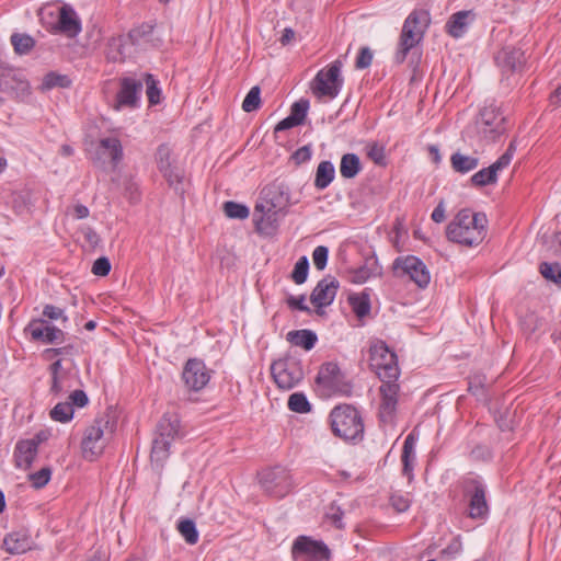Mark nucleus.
<instances>
[{
  "label": "nucleus",
  "instance_id": "obj_54",
  "mask_svg": "<svg viewBox=\"0 0 561 561\" xmlns=\"http://www.w3.org/2000/svg\"><path fill=\"white\" fill-rule=\"evenodd\" d=\"M462 543L458 537L454 538L449 545L440 551V558L454 559L460 553Z\"/></svg>",
  "mask_w": 561,
  "mask_h": 561
},
{
  "label": "nucleus",
  "instance_id": "obj_5",
  "mask_svg": "<svg viewBox=\"0 0 561 561\" xmlns=\"http://www.w3.org/2000/svg\"><path fill=\"white\" fill-rule=\"evenodd\" d=\"M369 367L381 381L398 379L400 375L397 354L380 340L370 344Z\"/></svg>",
  "mask_w": 561,
  "mask_h": 561
},
{
  "label": "nucleus",
  "instance_id": "obj_29",
  "mask_svg": "<svg viewBox=\"0 0 561 561\" xmlns=\"http://www.w3.org/2000/svg\"><path fill=\"white\" fill-rule=\"evenodd\" d=\"M31 536L25 530H16L8 534L3 539V548L10 554H21L31 550Z\"/></svg>",
  "mask_w": 561,
  "mask_h": 561
},
{
  "label": "nucleus",
  "instance_id": "obj_53",
  "mask_svg": "<svg viewBox=\"0 0 561 561\" xmlns=\"http://www.w3.org/2000/svg\"><path fill=\"white\" fill-rule=\"evenodd\" d=\"M328 256H329V250L324 245H319L313 250V253H312L313 264L319 271H322L327 266Z\"/></svg>",
  "mask_w": 561,
  "mask_h": 561
},
{
  "label": "nucleus",
  "instance_id": "obj_2",
  "mask_svg": "<svg viewBox=\"0 0 561 561\" xmlns=\"http://www.w3.org/2000/svg\"><path fill=\"white\" fill-rule=\"evenodd\" d=\"M430 23V16L426 11L414 10L405 19L399 38L398 50L394 60L402 64L408 53L423 39L426 27Z\"/></svg>",
  "mask_w": 561,
  "mask_h": 561
},
{
  "label": "nucleus",
  "instance_id": "obj_43",
  "mask_svg": "<svg viewBox=\"0 0 561 561\" xmlns=\"http://www.w3.org/2000/svg\"><path fill=\"white\" fill-rule=\"evenodd\" d=\"M153 27L149 24H142L129 31L127 34L129 37L130 45H140L150 39Z\"/></svg>",
  "mask_w": 561,
  "mask_h": 561
},
{
  "label": "nucleus",
  "instance_id": "obj_16",
  "mask_svg": "<svg viewBox=\"0 0 561 561\" xmlns=\"http://www.w3.org/2000/svg\"><path fill=\"white\" fill-rule=\"evenodd\" d=\"M211 370L205 363L198 358L188 359L182 371V379L187 389L199 391L204 389L210 380Z\"/></svg>",
  "mask_w": 561,
  "mask_h": 561
},
{
  "label": "nucleus",
  "instance_id": "obj_23",
  "mask_svg": "<svg viewBox=\"0 0 561 561\" xmlns=\"http://www.w3.org/2000/svg\"><path fill=\"white\" fill-rule=\"evenodd\" d=\"M285 215L286 213L276 210L271 207H264L262 210H256L255 206L253 213V222L256 231L264 234L273 233L277 228L279 219Z\"/></svg>",
  "mask_w": 561,
  "mask_h": 561
},
{
  "label": "nucleus",
  "instance_id": "obj_62",
  "mask_svg": "<svg viewBox=\"0 0 561 561\" xmlns=\"http://www.w3.org/2000/svg\"><path fill=\"white\" fill-rule=\"evenodd\" d=\"M367 154L375 163H383L385 152L382 147H379L378 145L374 144L369 147Z\"/></svg>",
  "mask_w": 561,
  "mask_h": 561
},
{
  "label": "nucleus",
  "instance_id": "obj_38",
  "mask_svg": "<svg viewBox=\"0 0 561 561\" xmlns=\"http://www.w3.org/2000/svg\"><path fill=\"white\" fill-rule=\"evenodd\" d=\"M348 302L358 318H364L370 312V300L366 294L351 296Z\"/></svg>",
  "mask_w": 561,
  "mask_h": 561
},
{
  "label": "nucleus",
  "instance_id": "obj_59",
  "mask_svg": "<svg viewBox=\"0 0 561 561\" xmlns=\"http://www.w3.org/2000/svg\"><path fill=\"white\" fill-rule=\"evenodd\" d=\"M69 399H70V402L71 405H76L78 408H83L88 404L89 402V398L87 396V393L83 391V390H75L70 396H69Z\"/></svg>",
  "mask_w": 561,
  "mask_h": 561
},
{
  "label": "nucleus",
  "instance_id": "obj_14",
  "mask_svg": "<svg viewBox=\"0 0 561 561\" xmlns=\"http://www.w3.org/2000/svg\"><path fill=\"white\" fill-rule=\"evenodd\" d=\"M485 486L474 478L467 479L463 483V495L469 502V517L484 519L489 514V505L485 497Z\"/></svg>",
  "mask_w": 561,
  "mask_h": 561
},
{
  "label": "nucleus",
  "instance_id": "obj_49",
  "mask_svg": "<svg viewBox=\"0 0 561 561\" xmlns=\"http://www.w3.org/2000/svg\"><path fill=\"white\" fill-rule=\"evenodd\" d=\"M51 470L49 467H44L37 472L31 473L28 479L32 483V486L35 489L44 488L50 480Z\"/></svg>",
  "mask_w": 561,
  "mask_h": 561
},
{
  "label": "nucleus",
  "instance_id": "obj_12",
  "mask_svg": "<svg viewBox=\"0 0 561 561\" xmlns=\"http://www.w3.org/2000/svg\"><path fill=\"white\" fill-rule=\"evenodd\" d=\"M259 479L264 492L277 499L284 497L293 488L288 470L282 467L263 470L259 474Z\"/></svg>",
  "mask_w": 561,
  "mask_h": 561
},
{
  "label": "nucleus",
  "instance_id": "obj_13",
  "mask_svg": "<svg viewBox=\"0 0 561 561\" xmlns=\"http://www.w3.org/2000/svg\"><path fill=\"white\" fill-rule=\"evenodd\" d=\"M31 87L27 80L14 68L0 64V105L5 101L4 95H28Z\"/></svg>",
  "mask_w": 561,
  "mask_h": 561
},
{
  "label": "nucleus",
  "instance_id": "obj_24",
  "mask_svg": "<svg viewBox=\"0 0 561 561\" xmlns=\"http://www.w3.org/2000/svg\"><path fill=\"white\" fill-rule=\"evenodd\" d=\"M38 442L35 439L20 440L15 445L14 459L18 468L27 470L37 456Z\"/></svg>",
  "mask_w": 561,
  "mask_h": 561
},
{
  "label": "nucleus",
  "instance_id": "obj_9",
  "mask_svg": "<svg viewBox=\"0 0 561 561\" xmlns=\"http://www.w3.org/2000/svg\"><path fill=\"white\" fill-rule=\"evenodd\" d=\"M271 374L278 388L290 390L304 379L301 360L294 356H285L271 365Z\"/></svg>",
  "mask_w": 561,
  "mask_h": 561
},
{
  "label": "nucleus",
  "instance_id": "obj_45",
  "mask_svg": "<svg viewBox=\"0 0 561 561\" xmlns=\"http://www.w3.org/2000/svg\"><path fill=\"white\" fill-rule=\"evenodd\" d=\"M539 271L546 279L561 285V265L559 263L542 262L539 266Z\"/></svg>",
  "mask_w": 561,
  "mask_h": 561
},
{
  "label": "nucleus",
  "instance_id": "obj_21",
  "mask_svg": "<svg viewBox=\"0 0 561 561\" xmlns=\"http://www.w3.org/2000/svg\"><path fill=\"white\" fill-rule=\"evenodd\" d=\"M291 552L294 556H308L316 560H328L330 558V549L320 540H313L307 536H299L294 545Z\"/></svg>",
  "mask_w": 561,
  "mask_h": 561
},
{
  "label": "nucleus",
  "instance_id": "obj_56",
  "mask_svg": "<svg viewBox=\"0 0 561 561\" xmlns=\"http://www.w3.org/2000/svg\"><path fill=\"white\" fill-rule=\"evenodd\" d=\"M111 271L110 260L105 256L99 257L94 261L92 273L96 276H106Z\"/></svg>",
  "mask_w": 561,
  "mask_h": 561
},
{
  "label": "nucleus",
  "instance_id": "obj_39",
  "mask_svg": "<svg viewBox=\"0 0 561 561\" xmlns=\"http://www.w3.org/2000/svg\"><path fill=\"white\" fill-rule=\"evenodd\" d=\"M11 44L18 54L24 55L32 50L35 45V41L27 34L14 33L11 35Z\"/></svg>",
  "mask_w": 561,
  "mask_h": 561
},
{
  "label": "nucleus",
  "instance_id": "obj_31",
  "mask_svg": "<svg viewBox=\"0 0 561 561\" xmlns=\"http://www.w3.org/2000/svg\"><path fill=\"white\" fill-rule=\"evenodd\" d=\"M130 45L128 35H119L110 38L107 43V58L114 62H122L126 59L127 46Z\"/></svg>",
  "mask_w": 561,
  "mask_h": 561
},
{
  "label": "nucleus",
  "instance_id": "obj_26",
  "mask_svg": "<svg viewBox=\"0 0 561 561\" xmlns=\"http://www.w3.org/2000/svg\"><path fill=\"white\" fill-rule=\"evenodd\" d=\"M57 28L68 37H76L81 32L80 20L71 7L62 5L60 8Z\"/></svg>",
  "mask_w": 561,
  "mask_h": 561
},
{
  "label": "nucleus",
  "instance_id": "obj_42",
  "mask_svg": "<svg viewBox=\"0 0 561 561\" xmlns=\"http://www.w3.org/2000/svg\"><path fill=\"white\" fill-rule=\"evenodd\" d=\"M287 405L290 411L296 413H308L311 410V404L302 392L290 394Z\"/></svg>",
  "mask_w": 561,
  "mask_h": 561
},
{
  "label": "nucleus",
  "instance_id": "obj_18",
  "mask_svg": "<svg viewBox=\"0 0 561 561\" xmlns=\"http://www.w3.org/2000/svg\"><path fill=\"white\" fill-rule=\"evenodd\" d=\"M289 205L290 194L288 188L280 184H273L262 190L261 202L256 204V210H262L264 207H271L286 213Z\"/></svg>",
  "mask_w": 561,
  "mask_h": 561
},
{
  "label": "nucleus",
  "instance_id": "obj_60",
  "mask_svg": "<svg viewBox=\"0 0 561 561\" xmlns=\"http://www.w3.org/2000/svg\"><path fill=\"white\" fill-rule=\"evenodd\" d=\"M305 296L300 295L298 297L289 296L287 298V305L291 309H297L305 312H310V308L305 304Z\"/></svg>",
  "mask_w": 561,
  "mask_h": 561
},
{
  "label": "nucleus",
  "instance_id": "obj_44",
  "mask_svg": "<svg viewBox=\"0 0 561 561\" xmlns=\"http://www.w3.org/2000/svg\"><path fill=\"white\" fill-rule=\"evenodd\" d=\"M224 211L228 218L232 219H245L250 215V210L245 205L232 201L224 204Z\"/></svg>",
  "mask_w": 561,
  "mask_h": 561
},
{
  "label": "nucleus",
  "instance_id": "obj_32",
  "mask_svg": "<svg viewBox=\"0 0 561 561\" xmlns=\"http://www.w3.org/2000/svg\"><path fill=\"white\" fill-rule=\"evenodd\" d=\"M286 340L295 346L302 347L305 351H310L314 347L318 336L313 331L302 329L289 331L286 335Z\"/></svg>",
  "mask_w": 561,
  "mask_h": 561
},
{
  "label": "nucleus",
  "instance_id": "obj_47",
  "mask_svg": "<svg viewBox=\"0 0 561 561\" xmlns=\"http://www.w3.org/2000/svg\"><path fill=\"white\" fill-rule=\"evenodd\" d=\"M145 83L147 87L146 94L151 105H156L160 102L161 91L158 88V81L150 73L145 75Z\"/></svg>",
  "mask_w": 561,
  "mask_h": 561
},
{
  "label": "nucleus",
  "instance_id": "obj_52",
  "mask_svg": "<svg viewBox=\"0 0 561 561\" xmlns=\"http://www.w3.org/2000/svg\"><path fill=\"white\" fill-rule=\"evenodd\" d=\"M170 158L171 151L169 147L165 145H160L156 153L159 170H167L169 167H172Z\"/></svg>",
  "mask_w": 561,
  "mask_h": 561
},
{
  "label": "nucleus",
  "instance_id": "obj_8",
  "mask_svg": "<svg viewBox=\"0 0 561 561\" xmlns=\"http://www.w3.org/2000/svg\"><path fill=\"white\" fill-rule=\"evenodd\" d=\"M317 385L327 396L340 394L350 397L353 386L346 380L337 364L329 362L321 365L317 378Z\"/></svg>",
  "mask_w": 561,
  "mask_h": 561
},
{
  "label": "nucleus",
  "instance_id": "obj_25",
  "mask_svg": "<svg viewBox=\"0 0 561 561\" xmlns=\"http://www.w3.org/2000/svg\"><path fill=\"white\" fill-rule=\"evenodd\" d=\"M28 329L34 340H42L45 343H60L64 340V332L44 320L31 322Z\"/></svg>",
  "mask_w": 561,
  "mask_h": 561
},
{
  "label": "nucleus",
  "instance_id": "obj_63",
  "mask_svg": "<svg viewBox=\"0 0 561 561\" xmlns=\"http://www.w3.org/2000/svg\"><path fill=\"white\" fill-rule=\"evenodd\" d=\"M168 183L172 186L181 182V175L176 169L169 167L167 170H160Z\"/></svg>",
  "mask_w": 561,
  "mask_h": 561
},
{
  "label": "nucleus",
  "instance_id": "obj_15",
  "mask_svg": "<svg viewBox=\"0 0 561 561\" xmlns=\"http://www.w3.org/2000/svg\"><path fill=\"white\" fill-rule=\"evenodd\" d=\"M516 151L515 141H512L506 151L490 167L484 168L477 173H474L470 181L474 186H485L490 184H494L497 181V173L510 165L513 156Z\"/></svg>",
  "mask_w": 561,
  "mask_h": 561
},
{
  "label": "nucleus",
  "instance_id": "obj_22",
  "mask_svg": "<svg viewBox=\"0 0 561 561\" xmlns=\"http://www.w3.org/2000/svg\"><path fill=\"white\" fill-rule=\"evenodd\" d=\"M495 61L503 73L520 71L525 65L524 51L520 48L504 47L495 56Z\"/></svg>",
  "mask_w": 561,
  "mask_h": 561
},
{
  "label": "nucleus",
  "instance_id": "obj_7",
  "mask_svg": "<svg viewBox=\"0 0 561 561\" xmlns=\"http://www.w3.org/2000/svg\"><path fill=\"white\" fill-rule=\"evenodd\" d=\"M180 423L176 416L164 415L157 425V435L152 442L150 458L162 463L169 457L171 443L179 434Z\"/></svg>",
  "mask_w": 561,
  "mask_h": 561
},
{
  "label": "nucleus",
  "instance_id": "obj_10",
  "mask_svg": "<svg viewBox=\"0 0 561 561\" xmlns=\"http://www.w3.org/2000/svg\"><path fill=\"white\" fill-rule=\"evenodd\" d=\"M506 118L495 104L484 106L476 121L479 136L486 142L494 141L505 133Z\"/></svg>",
  "mask_w": 561,
  "mask_h": 561
},
{
  "label": "nucleus",
  "instance_id": "obj_19",
  "mask_svg": "<svg viewBox=\"0 0 561 561\" xmlns=\"http://www.w3.org/2000/svg\"><path fill=\"white\" fill-rule=\"evenodd\" d=\"M339 287V280L331 275L318 282L310 295V301L317 307V313H320L321 308L328 307L333 302Z\"/></svg>",
  "mask_w": 561,
  "mask_h": 561
},
{
  "label": "nucleus",
  "instance_id": "obj_35",
  "mask_svg": "<svg viewBox=\"0 0 561 561\" xmlns=\"http://www.w3.org/2000/svg\"><path fill=\"white\" fill-rule=\"evenodd\" d=\"M450 164L455 172L466 174L479 165V159L473 156L455 152L450 157Z\"/></svg>",
  "mask_w": 561,
  "mask_h": 561
},
{
  "label": "nucleus",
  "instance_id": "obj_30",
  "mask_svg": "<svg viewBox=\"0 0 561 561\" xmlns=\"http://www.w3.org/2000/svg\"><path fill=\"white\" fill-rule=\"evenodd\" d=\"M415 437L413 433H410L403 443L401 461H402V473L405 476L409 481L413 479V465L415 460Z\"/></svg>",
  "mask_w": 561,
  "mask_h": 561
},
{
  "label": "nucleus",
  "instance_id": "obj_4",
  "mask_svg": "<svg viewBox=\"0 0 561 561\" xmlns=\"http://www.w3.org/2000/svg\"><path fill=\"white\" fill-rule=\"evenodd\" d=\"M113 430L114 424H111L108 416L95 419L94 422L85 428L81 442L84 459L93 461L103 454L107 440L105 434H112Z\"/></svg>",
  "mask_w": 561,
  "mask_h": 561
},
{
  "label": "nucleus",
  "instance_id": "obj_34",
  "mask_svg": "<svg viewBox=\"0 0 561 561\" xmlns=\"http://www.w3.org/2000/svg\"><path fill=\"white\" fill-rule=\"evenodd\" d=\"M362 171V162L357 154L345 153L341 158L340 174L344 179H354Z\"/></svg>",
  "mask_w": 561,
  "mask_h": 561
},
{
  "label": "nucleus",
  "instance_id": "obj_1",
  "mask_svg": "<svg viewBox=\"0 0 561 561\" xmlns=\"http://www.w3.org/2000/svg\"><path fill=\"white\" fill-rule=\"evenodd\" d=\"M486 224L488 219L483 213L461 209L446 228L447 239L463 247H477L486 237Z\"/></svg>",
  "mask_w": 561,
  "mask_h": 561
},
{
  "label": "nucleus",
  "instance_id": "obj_57",
  "mask_svg": "<svg viewBox=\"0 0 561 561\" xmlns=\"http://www.w3.org/2000/svg\"><path fill=\"white\" fill-rule=\"evenodd\" d=\"M373 61V53L368 47H363L359 50V54L356 58L355 66L357 69H365L371 65Z\"/></svg>",
  "mask_w": 561,
  "mask_h": 561
},
{
  "label": "nucleus",
  "instance_id": "obj_33",
  "mask_svg": "<svg viewBox=\"0 0 561 561\" xmlns=\"http://www.w3.org/2000/svg\"><path fill=\"white\" fill-rule=\"evenodd\" d=\"M335 176V169L331 161H321L318 164L316 176H314V186L318 190L327 188Z\"/></svg>",
  "mask_w": 561,
  "mask_h": 561
},
{
  "label": "nucleus",
  "instance_id": "obj_3",
  "mask_svg": "<svg viewBox=\"0 0 561 561\" xmlns=\"http://www.w3.org/2000/svg\"><path fill=\"white\" fill-rule=\"evenodd\" d=\"M331 428L335 436L345 440L360 438L364 434L363 419L351 404H340L330 413Z\"/></svg>",
  "mask_w": 561,
  "mask_h": 561
},
{
  "label": "nucleus",
  "instance_id": "obj_50",
  "mask_svg": "<svg viewBox=\"0 0 561 561\" xmlns=\"http://www.w3.org/2000/svg\"><path fill=\"white\" fill-rule=\"evenodd\" d=\"M309 110V101L305 99H300L299 101L295 102L291 105L290 108V116H293L299 125H301L305 122V118L307 116Z\"/></svg>",
  "mask_w": 561,
  "mask_h": 561
},
{
  "label": "nucleus",
  "instance_id": "obj_40",
  "mask_svg": "<svg viewBox=\"0 0 561 561\" xmlns=\"http://www.w3.org/2000/svg\"><path fill=\"white\" fill-rule=\"evenodd\" d=\"M49 415L56 422L67 423L73 417V408L69 402H59L50 410Z\"/></svg>",
  "mask_w": 561,
  "mask_h": 561
},
{
  "label": "nucleus",
  "instance_id": "obj_48",
  "mask_svg": "<svg viewBox=\"0 0 561 561\" xmlns=\"http://www.w3.org/2000/svg\"><path fill=\"white\" fill-rule=\"evenodd\" d=\"M260 93H261V90L257 85L251 88V90L248 92V94L244 98L243 103H242V110L244 112L251 113L260 107V104H261Z\"/></svg>",
  "mask_w": 561,
  "mask_h": 561
},
{
  "label": "nucleus",
  "instance_id": "obj_46",
  "mask_svg": "<svg viewBox=\"0 0 561 561\" xmlns=\"http://www.w3.org/2000/svg\"><path fill=\"white\" fill-rule=\"evenodd\" d=\"M309 271V261L307 256H301L296 262L291 272V279L295 284L301 285L306 282Z\"/></svg>",
  "mask_w": 561,
  "mask_h": 561
},
{
  "label": "nucleus",
  "instance_id": "obj_28",
  "mask_svg": "<svg viewBox=\"0 0 561 561\" xmlns=\"http://www.w3.org/2000/svg\"><path fill=\"white\" fill-rule=\"evenodd\" d=\"M348 280L352 284H364L370 277L378 276L381 274V267L378 264V260L375 256L365 260V263L356 268H350L347 271Z\"/></svg>",
  "mask_w": 561,
  "mask_h": 561
},
{
  "label": "nucleus",
  "instance_id": "obj_37",
  "mask_svg": "<svg viewBox=\"0 0 561 561\" xmlns=\"http://www.w3.org/2000/svg\"><path fill=\"white\" fill-rule=\"evenodd\" d=\"M71 84V80L68 78V76L59 75L57 72L50 71L47 75H45L41 90L42 91H48L53 88H68Z\"/></svg>",
  "mask_w": 561,
  "mask_h": 561
},
{
  "label": "nucleus",
  "instance_id": "obj_64",
  "mask_svg": "<svg viewBox=\"0 0 561 561\" xmlns=\"http://www.w3.org/2000/svg\"><path fill=\"white\" fill-rule=\"evenodd\" d=\"M296 126H299L298 122L293 116L288 115L275 126V133L287 130Z\"/></svg>",
  "mask_w": 561,
  "mask_h": 561
},
{
  "label": "nucleus",
  "instance_id": "obj_6",
  "mask_svg": "<svg viewBox=\"0 0 561 561\" xmlns=\"http://www.w3.org/2000/svg\"><path fill=\"white\" fill-rule=\"evenodd\" d=\"M341 68V60H335L328 67L319 70L310 83V89L313 95H316L318 99L336 98L343 85Z\"/></svg>",
  "mask_w": 561,
  "mask_h": 561
},
{
  "label": "nucleus",
  "instance_id": "obj_41",
  "mask_svg": "<svg viewBox=\"0 0 561 561\" xmlns=\"http://www.w3.org/2000/svg\"><path fill=\"white\" fill-rule=\"evenodd\" d=\"M178 530L188 545H195L198 541V531L192 519L180 520Z\"/></svg>",
  "mask_w": 561,
  "mask_h": 561
},
{
  "label": "nucleus",
  "instance_id": "obj_17",
  "mask_svg": "<svg viewBox=\"0 0 561 561\" xmlns=\"http://www.w3.org/2000/svg\"><path fill=\"white\" fill-rule=\"evenodd\" d=\"M398 379H386L379 388L381 402L379 407V419L382 423H392L398 404L400 386Z\"/></svg>",
  "mask_w": 561,
  "mask_h": 561
},
{
  "label": "nucleus",
  "instance_id": "obj_11",
  "mask_svg": "<svg viewBox=\"0 0 561 561\" xmlns=\"http://www.w3.org/2000/svg\"><path fill=\"white\" fill-rule=\"evenodd\" d=\"M392 270L397 276H409L420 288L431 282V274L424 262L414 255L399 256L393 261Z\"/></svg>",
  "mask_w": 561,
  "mask_h": 561
},
{
  "label": "nucleus",
  "instance_id": "obj_55",
  "mask_svg": "<svg viewBox=\"0 0 561 561\" xmlns=\"http://www.w3.org/2000/svg\"><path fill=\"white\" fill-rule=\"evenodd\" d=\"M390 503L398 513L408 511L411 505L410 499L402 494H392L390 497Z\"/></svg>",
  "mask_w": 561,
  "mask_h": 561
},
{
  "label": "nucleus",
  "instance_id": "obj_20",
  "mask_svg": "<svg viewBox=\"0 0 561 561\" xmlns=\"http://www.w3.org/2000/svg\"><path fill=\"white\" fill-rule=\"evenodd\" d=\"M142 90V82L135 78L125 77L121 79L119 90L116 94L115 108L135 107Z\"/></svg>",
  "mask_w": 561,
  "mask_h": 561
},
{
  "label": "nucleus",
  "instance_id": "obj_61",
  "mask_svg": "<svg viewBox=\"0 0 561 561\" xmlns=\"http://www.w3.org/2000/svg\"><path fill=\"white\" fill-rule=\"evenodd\" d=\"M43 314L51 320L62 319L67 321V317L64 316V310L53 305H46L43 310Z\"/></svg>",
  "mask_w": 561,
  "mask_h": 561
},
{
  "label": "nucleus",
  "instance_id": "obj_58",
  "mask_svg": "<svg viewBox=\"0 0 561 561\" xmlns=\"http://www.w3.org/2000/svg\"><path fill=\"white\" fill-rule=\"evenodd\" d=\"M311 158V149L310 146H302L298 148L293 154L291 159L296 164H301L310 160Z\"/></svg>",
  "mask_w": 561,
  "mask_h": 561
},
{
  "label": "nucleus",
  "instance_id": "obj_36",
  "mask_svg": "<svg viewBox=\"0 0 561 561\" xmlns=\"http://www.w3.org/2000/svg\"><path fill=\"white\" fill-rule=\"evenodd\" d=\"M100 148L111 158V162L116 167L123 159V147L118 138L107 137L100 140Z\"/></svg>",
  "mask_w": 561,
  "mask_h": 561
},
{
  "label": "nucleus",
  "instance_id": "obj_51",
  "mask_svg": "<svg viewBox=\"0 0 561 561\" xmlns=\"http://www.w3.org/2000/svg\"><path fill=\"white\" fill-rule=\"evenodd\" d=\"M343 516L344 512L341 510L340 506L335 505V503H332L325 513V518L330 520L339 529H342L344 527L342 522Z\"/></svg>",
  "mask_w": 561,
  "mask_h": 561
},
{
  "label": "nucleus",
  "instance_id": "obj_27",
  "mask_svg": "<svg viewBox=\"0 0 561 561\" xmlns=\"http://www.w3.org/2000/svg\"><path fill=\"white\" fill-rule=\"evenodd\" d=\"M476 14L471 10L458 11L451 14L445 25V30L451 37L459 38L467 32Z\"/></svg>",
  "mask_w": 561,
  "mask_h": 561
}]
</instances>
